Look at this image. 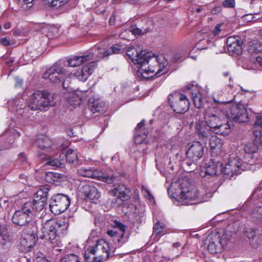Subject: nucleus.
Listing matches in <instances>:
<instances>
[{
  "label": "nucleus",
  "mask_w": 262,
  "mask_h": 262,
  "mask_svg": "<svg viewBox=\"0 0 262 262\" xmlns=\"http://www.w3.org/2000/svg\"><path fill=\"white\" fill-rule=\"evenodd\" d=\"M208 141H209V144L212 149L220 148L221 145L220 140L216 136H212L208 140Z\"/></svg>",
  "instance_id": "42"
},
{
  "label": "nucleus",
  "mask_w": 262,
  "mask_h": 262,
  "mask_svg": "<svg viewBox=\"0 0 262 262\" xmlns=\"http://www.w3.org/2000/svg\"><path fill=\"white\" fill-rule=\"evenodd\" d=\"M221 26V24H217L215 26L214 30L212 31V33L214 34V35L216 36L219 34L220 31H221V29H220Z\"/></svg>",
  "instance_id": "55"
},
{
  "label": "nucleus",
  "mask_w": 262,
  "mask_h": 262,
  "mask_svg": "<svg viewBox=\"0 0 262 262\" xmlns=\"http://www.w3.org/2000/svg\"><path fill=\"white\" fill-rule=\"evenodd\" d=\"M36 262H50L49 260H47L43 257H40L39 260H37Z\"/></svg>",
  "instance_id": "63"
},
{
  "label": "nucleus",
  "mask_w": 262,
  "mask_h": 262,
  "mask_svg": "<svg viewBox=\"0 0 262 262\" xmlns=\"http://www.w3.org/2000/svg\"><path fill=\"white\" fill-rule=\"evenodd\" d=\"M262 18V13H257L252 14V19H253V21H255L257 20H260Z\"/></svg>",
  "instance_id": "56"
},
{
  "label": "nucleus",
  "mask_w": 262,
  "mask_h": 262,
  "mask_svg": "<svg viewBox=\"0 0 262 262\" xmlns=\"http://www.w3.org/2000/svg\"><path fill=\"white\" fill-rule=\"evenodd\" d=\"M121 52V46L118 44L114 45L111 50H107L105 51H100L97 53V56L100 58H105L113 54H119Z\"/></svg>",
  "instance_id": "32"
},
{
  "label": "nucleus",
  "mask_w": 262,
  "mask_h": 262,
  "mask_svg": "<svg viewBox=\"0 0 262 262\" xmlns=\"http://www.w3.org/2000/svg\"><path fill=\"white\" fill-rule=\"evenodd\" d=\"M68 228V224L64 221L48 220L42 224V234L40 238L49 241L53 246H56L58 244L59 237Z\"/></svg>",
  "instance_id": "5"
},
{
  "label": "nucleus",
  "mask_w": 262,
  "mask_h": 262,
  "mask_svg": "<svg viewBox=\"0 0 262 262\" xmlns=\"http://www.w3.org/2000/svg\"><path fill=\"white\" fill-rule=\"evenodd\" d=\"M20 136V133L16 129L9 127L0 136V150L8 149L16 145L15 141Z\"/></svg>",
  "instance_id": "14"
},
{
  "label": "nucleus",
  "mask_w": 262,
  "mask_h": 262,
  "mask_svg": "<svg viewBox=\"0 0 262 262\" xmlns=\"http://www.w3.org/2000/svg\"><path fill=\"white\" fill-rule=\"evenodd\" d=\"M213 99L215 103L219 105L223 104H228L230 102V101H228L224 98L221 92H218L215 93L213 96Z\"/></svg>",
  "instance_id": "41"
},
{
  "label": "nucleus",
  "mask_w": 262,
  "mask_h": 262,
  "mask_svg": "<svg viewBox=\"0 0 262 262\" xmlns=\"http://www.w3.org/2000/svg\"><path fill=\"white\" fill-rule=\"evenodd\" d=\"M95 54L93 52L82 55H75L71 57L68 60V63L70 67H75L82 64H85L92 60H95Z\"/></svg>",
  "instance_id": "22"
},
{
  "label": "nucleus",
  "mask_w": 262,
  "mask_h": 262,
  "mask_svg": "<svg viewBox=\"0 0 262 262\" xmlns=\"http://www.w3.org/2000/svg\"><path fill=\"white\" fill-rule=\"evenodd\" d=\"M142 192L144 193V195L145 196H146V194L145 193L147 194V195L148 196H149V198H153V196H152V195L150 194V191L147 188H146L144 186H143L142 187Z\"/></svg>",
  "instance_id": "60"
},
{
  "label": "nucleus",
  "mask_w": 262,
  "mask_h": 262,
  "mask_svg": "<svg viewBox=\"0 0 262 262\" xmlns=\"http://www.w3.org/2000/svg\"><path fill=\"white\" fill-rule=\"evenodd\" d=\"M163 230V226L159 223L157 222L155 224L154 227V233L158 235L161 233Z\"/></svg>",
  "instance_id": "49"
},
{
  "label": "nucleus",
  "mask_w": 262,
  "mask_h": 262,
  "mask_svg": "<svg viewBox=\"0 0 262 262\" xmlns=\"http://www.w3.org/2000/svg\"><path fill=\"white\" fill-rule=\"evenodd\" d=\"M212 132L216 134L222 136H226L229 134L231 132V126L228 122L227 117L222 121L215 128H214Z\"/></svg>",
  "instance_id": "28"
},
{
  "label": "nucleus",
  "mask_w": 262,
  "mask_h": 262,
  "mask_svg": "<svg viewBox=\"0 0 262 262\" xmlns=\"http://www.w3.org/2000/svg\"><path fill=\"white\" fill-rule=\"evenodd\" d=\"M114 195H117V199L120 200L121 201H124L126 197V193L124 191H120L119 187L115 188L113 190Z\"/></svg>",
  "instance_id": "45"
},
{
  "label": "nucleus",
  "mask_w": 262,
  "mask_h": 262,
  "mask_svg": "<svg viewBox=\"0 0 262 262\" xmlns=\"http://www.w3.org/2000/svg\"><path fill=\"white\" fill-rule=\"evenodd\" d=\"M147 31H143L141 29L138 28H135L132 29V33L135 35H140L143 34L145 32H147Z\"/></svg>",
  "instance_id": "53"
},
{
  "label": "nucleus",
  "mask_w": 262,
  "mask_h": 262,
  "mask_svg": "<svg viewBox=\"0 0 262 262\" xmlns=\"http://www.w3.org/2000/svg\"><path fill=\"white\" fill-rule=\"evenodd\" d=\"M60 262H80L79 257L75 254H71L62 258Z\"/></svg>",
  "instance_id": "44"
},
{
  "label": "nucleus",
  "mask_w": 262,
  "mask_h": 262,
  "mask_svg": "<svg viewBox=\"0 0 262 262\" xmlns=\"http://www.w3.org/2000/svg\"><path fill=\"white\" fill-rule=\"evenodd\" d=\"M227 116L235 122L243 123L248 121L247 109L241 103L232 104L227 111Z\"/></svg>",
  "instance_id": "12"
},
{
  "label": "nucleus",
  "mask_w": 262,
  "mask_h": 262,
  "mask_svg": "<svg viewBox=\"0 0 262 262\" xmlns=\"http://www.w3.org/2000/svg\"><path fill=\"white\" fill-rule=\"evenodd\" d=\"M181 192L178 195L179 201H184L186 205L197 204L198 202L195 200L201 195L198 188L192 185H190L187 179H184L180 184Z\"/></svg>",
  "instance_id": "7"
},
{
  "label": "nucleus",
  "mask_w": 262,
  "mask_h": 262,
  "mask_svg": "<svg viewBox=\"0 0 262 262\" xmlns=\"http://www.w3.org/2000/svg\"><path fill=\"white\" fill-rule=\"evenodd\" d=\"M222 5L225 8H233L235 6V0H225Z\"/></svg>",
  "instance_id": "50"
},
{
  "label": "nucleus",
  "mask_w": 262,
  "mask_h": 262,
  "mask_svg": "<svg viewBox=\"0 0 262 262\" xmlns=\"http://www.w3.org/2000/svg\"><path fill=\"white\" fill-rule=\"evenodd\" d=\"M168 102L171 108L178 114L185 113L189 107L190 102L186 95L175 92L169 95Z\"/></svg>",
  "instance_id": "8"
},
{
  "label": "nucleus",
  "mask_w": 262,
  "mask_h": 262,
  "mask_svg": "<svg viewBox=\"0 0 262 262\" xmlns=\"http://www.w3.org/2000/svg\"><path fill=\"white\" fill-rule=\"evenodd\" d=\"M70 0H54L52 2V8L58 9L67 4Z\"/></svg>",
  "instance_id": "46"
},
{
  "label": "nucleus",
  "mask_w": 262,
  "mask_h": 262,
  "mask_svg": "<svg viewBox=\"0 0 262 262\" xmlns=\"http://www.w3.org/2000/svg\"><path fill=\"white\" fill-rule=\"evenodd\" d=\"M59 173L53 172H46L45 173V179L46 181L50 183H55L58 182V179L60 178Z\"/></svg>",
  "instance_id": "40"
},
{
  "label": "nucleus",
  "mask_w": 262,
  "mask_h": 262,
  "mask_svg": "<svg viewBox=\"0 0 262 262\" xmlns=\"http://www.w3.org/2000/svg\"><path fill=\"white\" fill-rule=\"evenodd\" d=\"M186 151L187 158L193 162L200 159L204 154V146L199 141H194L188 144Z\"/></svg>",
  "instance_id": "16"
},
{
  "label": "nucleus",
  "mask_w": 262,
  "mask_h": 262,
  "mask_svg": "<svg viewBox=\"0 0 262 262\" xmlns=\"http://www.w3.org/2000/svg\"><path fill=\"white\" fill-rule=\"evenodd\" d=\"M144 124L145 121L143 120L138 123L135 128L134 140L136 144H140L146 137L147 134L145 133H144L143 134L140 133V130L144 127Z\"/></svg>",
  "instance_id": "30"
},
{
  "label": "nucleus",
  "mask_w": 262,
  "mask_h": 262,
  "mask_svg": "<svg viewBox=\"0 0 262 262\" xmlns=\"http://www.w3.org/2000/svg\"><path fill=\"white\" fill-rule=\"evenodd\" d=\"M84 256L87 262H100L98 261L95 252L92 250V247L85 251Z\"/></svg>",
  "instance_id": "39"
},
{
  "label": "nucleus",
  "mask_w": 262,
  "mask_h": 262,
  "mask_svg": "<svg viewBox=\"0 0 262 262\" xmlns=\"http://www.w3.org/2000/svg\"><path fill=\"white\" fill-rule=\"evenodd\" d=\"M18 158L22 163L26 162L27 159V157L25 154H24V153H20L18 155Z\"/></svg>",
  "instance_id": "59"
},
{
  "label": "nucleus",
  "mask_w": 262,
  "mask_h": 262,
  "mask_svg": "<svg viewBox=\"0 0 262 262\" xmlns=\"http://www.w3.org/2000/svg\"><path fill=\"white\" fill-rule=\"evenodd\" d=\"M126 55L135 63L140 65L137 75L141 79H149L166 72L165 71L161 73L167 66V61L163 55L155 56L151 52L145 51L139 53L133 46L128 48Z\"/></svg>",
  "instance_id": "1"
},
{
  "label": "nucleus",
  "mask_w": 262,
  "mask_h": 262,
  "mask_svg": "<svg viewBox=\"0 0 262 262\" xmlns=\"http://www.w3.org/2000/svg\"><path fill=\"white\" fill-rule=\"evenodd\" d=\"M51 145V140L49 137L43 135L38 137L34 143V146L42 150L50 148Z\"/></svg>",
  "instance_id": "29"
},
{
  "label": "nucleus",
  "mask_w": 262,
  "mask_h": 262,
  "mask_svg": "<svg viewBox=\"0 0 262 262\" xmlns=\"http://www.w3.org/2000/svg\"><path fill=\"white\" fill-rule=\"evenodd\" d=\"M28 204L30 206V208H28L30 209V211H31V215L33 217L36 215L37 212L41 211L44 208L46 203L38 200L37 198H34L32 201L26 202L24 204Z\"/></svg>",
  "instance_id": "26"
},
{
  "label": "nucleus",
  "mask_w": 262,
  "mask_h": 262,
  "mask_svg": "<svg viewBox=\"0 0 262 262\" xmlns=\"http://www.w3.org/2000/svg\"><path fill=\"white\" fill-rule=\"evenodd\" d=\"M254 126L257 128L260 134L262 131V116L257 117L256 121L254 124Z\"/></svg>",
  "instance_id": "47"
},
{
  "label": "nucleus",
  "mask_w": 262,
  "mask_h": 262,
  "mask_svg": "<svg viewBox=\"0 0 262 262\" xmlns=\"http://www.w3.org/2000/svg\"><path fill=\"white\" fill-rule=\"evenodd\" d=\"M49 191V189L47 187L40 189L36 192L34 198L46 203Z\"/></svg>",
  "instance_id": "38"
},
{
  "label": "nucleus",
  "mask_w": 262,
  "mask_h": 262,
  "mask_svg": "<svg viewBox=\"0 0 262 262\" xmlns=\"http://www.w3.org/2000/svg\"><path fill=\"white\" fill-rule=\"evenodd\" d=\"M226 118L225 112L218 108L209 107L205 114V122L212 130Z\"/></svg>",
  "instance_id": "11"
},
{
  "label": "nucleus",
  "mask_w": 262,
  "mask_h": 262,
  "mask_svg": "<svg viewBox=\"0 0 262 262\" xmlns=\"http://www.w3.org/2000/svg\"><path fill=\"white\" fill-rule=\"evenodd\" d=\"M89 107L93 113H103L106 109L105 103L100 99L90 98L89 100Z\"/></svg>",
  "instance_id": "27"
},
{
  "label": "nucleus",
  "mask_w": 262,
  "mask_h": 262,
  "mask_svg": "<svg viewBox=\"0 0 262 262\" xmlns=\"http://www.w3.org/2000/svg\"><path fill=\"white\" fill-rule=\"evenodd\" d=\"M70 205V200L67 195L59 193L51 199L49 207L51 211L55 215L65 211Z\"/></svg>",
  "instance_id": "10"
},
{
  "label": "nucleus",
  "mask_w": 262,
  "mask_h": 262,
  "mask_svg": "<svg viewBox=\"0 0 262 262\" xmlns=\"http://www.w3.org/2000/svg\"><path fill=\"white\" fill-rule=\"evenodd\" d=\"M238 230V227L237 224L234 223L229 225L223 231L209 234L206 240L209 252L212 254L221 252L224 245L227 244V241Z\"/></svg>",
  "instance_id": "4"
},
{
  "label": "nucleus",
  "mask_w": 262,
  "mask_h": 262,
  "mask_svg": "<svg viewBox=\"0 0 262 262\" xmlns=\"http://www.w3.org/2000/svg\"><path fill=\"white\" fill-rule=\"evenodd\" d=\"M227 51L232 56L238 55L242 53V40L238 36H230L226 39Z\"/></svg>",
  "instance_id": "19"
},
{
  "label": "nucleus",
  "mask_w": 262,
  "mask_h": 262,
  "mask_svg": "<svg viewBox=\"0 0 262 262\" xmlns=\"http://www.w3.org/2000/svg\"><path fill=\"white\" fill-rule=\"evenodd\" d=\"M78 173L84 177L91 178H98V172L95 170L94 169L91 168H84L81 167L78 169Z\"/></svg>",
  "instance_id": "34"
},
{
  "label": "nucleus",
  "mask_w": 262,
  "mask_h": 262,
  "mask_svg": "<svg viewBox=\"0 0 262 262\" xmlns=\"http://www.w3.org/2000/svg\"><path fill=\"white\" fill-rule=\"evenodd\" d=\"M251 166L246 162H243L240 158H230L225 166L223 168V173L230 177L241 174L242 171L251 169Z\"/></svg>",
  "instance_id": "9"
},
{
  "label": "nucleus",
  "mask_w": 262,
  "mask_h": 262,
  "mask_svg": "<svg viewBox=\"0 0 262 262\" xmlns=\"http://www.w3.org/2000/svg\"><path fill=\"white\" fill-rule=\"evenodd\" d=\"M97 66V62L95 60H92L76 69L73 72V76L79 80L84 82L93 74Z\"/></svg>",
  "instance_id": "15"
},
{
  "label": "nucleus",
  "mask_w": 262,
  "mask_h": 262,
  "mask_svg": "<svg viewBox=\"0 0 262 262\" xmlns=\"http://www.w3.org/2000/svg\"><path fill=\"white\" fill-rule=\"evenodd\" d=\"M34 0H18V3L23 6L26 5L28 7H31L33 5Z\"/></svg>",
  "instance_id": "52"
},
{
  "label": "nucleus",
  "mask_w": 262,
  "mask_h": 262,
  "mask_svg": "<svg viewBox=\"0 0 262 262\" xmlns=\"http://www.w3.org/2000/svg\"><path fill=\"white\" fill-rule=\"evenodd\" d=\"M187 89L188 93L191 95L195 106L198 108L203 107L205 102V98L197 86L193 84H189L187 85Z\"/></svg>",
  "instance_id": "20"
},
{
  "label": "nucleus",
  "mask_w": 262,
  "mask_h": 262,
  "mask_svg": "<svg viewBox=\"0 0 262 262\" xmlns=\"http://www.w3.org/2000/svg\"><path fill=\"white\" fill-rule=\"evenodd\" d=\"M116 225L117 226V229H119L120 231L121 232V233L119 237H122L124 235V233L125 232L126 230L125 226L123 224L120 222H116Z\"/></svg>",
  "instance_id": "51"
},
{
  "label": "nucleus",
  "mask_w": 262,
  "mask_h": 262,
  "mask_svg": "<svg viewBox=\"0 0 262 262\" xmlns=\"http://www.w3.org/2000/svg\"><path fill=\"white\" fill-rule=\"evenodd\" d=\"M116 21V16L114 13H113L109 19V24L111 26H114L115 24Z\"/></svg>",
  "instance_id": "58"
},
{
  "label": "nucleus",
  "mask_w": 262,
  "mask_h": 262,
  "mask_svg": "<svg viewBox=\"0 0 262 262\" xmlns=\"http://www.w3.org/2000/svg\"><path fill=\"white\" fill-rule=\"evenodd\" d=\"M183 56V53L182 51H176L173 53L171 60L174 62H177L180 60Z\"/></svg>",
  "instance_id": "48"
},
{
  "label": "nucleus",
  "mask_w": 262,
  "mask_h": 262,
  "mask_svg": "<svg viewBox=\"0 0 262 262\" xmlns=\"http://www.w3.org/2000/svg\"><path fill=\"white\" fill-rule=\"evenodd\" d=\"M244 19L247 21H253L252 19V14H249L244 16Z\"/></svg>",
  "instance_id": "61"
},
{
  "label": "nucleus",
  "mask_w": 262,
  "mask_h": 262,
  "mask_svg": "<svg viewBox=\"0 0 262 262\" xmlns=\"http://www.w3.org/2000/svg\"><path fill=\"white\" fill-rule=\"evenodd\" d=\"M244 150L247 155V158L250 159L247 163L250 166L261 162V158L258 152V147L255 143L251 142L246 144Z\"/></svg>",
  "instance_id": "17"
},
{
  "label": "nucleus",
  "mask_w": 262,
  "mask_h": 262,
  "mask_svg": "<svg viewBox=\"0 0 262 262\" xmlns=\"http://www.w3.org/2000/svg\"><path fill=\"white\" fill-rule=\"evenodd\" d=\"M29 205L24 204L19 209L15 211L12 216V222L17 226L27 227L28 237L21 240V244L30 249L34 245V241H32L30 243L26 244L25 243H27L26 239H35V236H37L38 227L35 221H32L33 216L31 215V211L28 208H30Z\"/></svg>",
  "instance_id": "2"
},
{
  "label": "nucleus",
  "mask_w": 262,
  "mask_h": 262,
  "mask_svg": "<svg viewBox=\"0 0 262 262\" xmlns=\"http://www.w3.org/2000/svg\"><path fill=\"white\" fill-rule=\"evenodd\" d=\"M250 217L254 222L262 221V206H256L250 212Z\"/></svg>",
  "instance_id": "36"
},
{
  "label": "nucleus",
  "mask_w": 262,
  "mask_h": 262,
  "mask_svg": "<svg viewBox=\"0 0 262 262\" xmlns=\"http://www.w3.org/2000/svg\"><path fill=\"white\" fill-rule=\"evenodd\" d=\"M92 250L95 252L98 261L100 262L107 260L112 253L114 255L115 252L110 244L103 239L98 240L96 245L92 247Z\"/></svg>",
  "instance_id": "13"
},
{
  "label": "nucleus",
  "mask_w": 262,
  "mask_h": 262,
  "mask_svg": "<svg viewBox=\"0 0 262 262\" xmlns=\"http://www.w3.org/2000/svg\"><path fill=\"white\" fill-rule=\"evenodd\" d=\"M222 164L219 162H215L213 160H210L206 166L205 171H202V177H206L207 176H216L219 172H223Z\"/></svg>",
  "instance_id": "23"
},
{
  "label": "nucleus",
  "mask_w": 262,
  "mask_h": 262,
  "mask_svg": "<svg viewBox=\"0 0 262 262\" xmlns=\"http://www.w3.org/2000/svg\"><path fill=\"white\" fill-rule=\"evenodd\" d=\"M65 156L67 159V161L69 163H71L74 166L77 164L78 157L76 151L72 149H69L66 152Z\"/></svg>",
  "instance_id": "37"
},
{
  "label": "nucleus",
  "mask_w": 262,
  "mask_h": 262,
  "mask_svg": "<svg viewBox=\"0 0 262 262\" xmlns=\"http://www.w3.org/2000/svg\"><path fill=\"white\" fill-rule=\"evenodd\" d=\"M70 73L66 70L58 62H56L51 67L47 69L43 74L42 77L48 79L53 83L62 82L64 88L66 79L69 76Z\"/></svg>",
  "instance_id": "6"
},
{
  "label": "nucleus",
  "mask_w": 262,
  "mask_h": 262,
  "mask_svg": "<svg viewBox=\"0 0 262 262\" xmlns=\"http://www.w3.org/2000/svg\"><path fill=\"white\" fill-rule=\"evenodd\" d=\"M255 58L256 63L262 68V52L259 55L255 56Z\"/></svg>",
  "instance_id": "57"
},
{
  "label": "nucleus",
  "mask_w": 262,
  "mask_h": 262,
  "mask_svg": "<svg viewBox=\"0 0 262 262\" xmlns=\"http://www.w3.org/2000/svg\"><path fill=\"white\" fill-rule=\"evenodd\" d=\"M107 234L111 237H117L118 236V232L117 228H115L112 230H108L107 231Z\"/></svg>",
  "instance_id": "54"
},
{
  "label": "nucleus",
  "mask_w": 262,
  "mask_h": 262,
  "mask_svg": "<svg viewBox=\"0 0 262 262\" xmlns=\"http://www.w3.org/2000/svg\"><path fill=\"white\" fill-rule=\"evenodd\" d=\"M181 246V244L179 242H176L173 244V247L174 248H179Z\"/></svg>",
  "instance_id": "64"
},
{
  "label": "nucleus",
  "mask_w": 262,
  "mask_h": 262,
  "mask_svg": "<svg viewBox=\"0 0 262 262\" xmlns=\"http://www.w3.org/2000/svg\"><path fill=\"white\" fill-rule=\"evenodd\" d=\"M46 164L47 165L52 166L55 168H62L64 166L63 163L56 158H50L47 162Z\"/></svg>",
  "instance_id": "43"
},
{
  "label": "nucleus",
  "mask_w": 262,
  "mask_h": 262,
  "mask_svg": "<svg viewBox=\"0 0 262 262\" xmlns=\"http://www.w3.org/2000/svg\"><path fill=\"white\" fill-rule=\"evenodd\" d=\"M195 127L200 138L204 140V142H207L208 140L212 136L211 135L212 130L207 128L204 123L200 122L195 123Z\"/></svg>",
  "instance_id": "25"
},
{
  "label": "nucleus",
  "mask_w": 262,
  "mask_h": 262,
  "mask_svg": "<svg viewBox=\"0 0 262 262\" xmlns=\"http://www.w3.org/2000/svg\"><path fill=\"white\" fill-rule=\"evenodd\" d=\"M80 192L85 199L90 200L91 202L94 203H97L101 196L100 192L92 184H85L83 185L80 189Z\"/></svg>",
  "instance_id": "18"
},
{
  "label": "nucleus",
  "mask_w": 262,
  "mask_h": 262,
  "mask_svg": "<svg viewBox=\"0 0 262 262\" xmlns=\"http://www.w3.org/2000/svg\"><path fill=\"white\" fill-rule=\"evenodd\" d=\"M1 43L4 46H8L10 45V41L6 38H2L0 40Z\"/></svg>",
  "instance_id": "62"
},
{
  "label": "nucleus",
  "mask_w": 262,
  "mask_h": 262,
  "mask_svg": "<svg viewBox=\"0 0 262 262\" xmlns=\"http://www.w3.org/2000/svg\"><path fill=\"white\" fill-rule=\"evenodd\" d=\"M117 177L113 171H110L104 173H99L98 179L101 181L111 184L114 182Z\"/></svg>",
  "instance_id": "33"
},
{
  "label": "nucleus",
  "mask_w": 262,
  "mask_h": 262,
  "mask_svg": "<svg viewBox=\"0 0 262 262\" xmlns=\"http://www.w3.org/2000/svg\"><path fill=\"white\" fill-rule=\"evenodd\" d=\"M55 104L54 95L48 91H37L31 96L28 105L21 108H17V111L24 117H30L28 115L29 108L33 111H46Z\"/></svg>",
  "instance_id": "3"
},
{
  "label": "nucleus",
  "mask_w": 262,
  "mask_h": 262,
  "mask_svg": "<svg viewBox=\"0 0 262 262\" xmlns=\"http://www.w3.org/2000/svg\"><path fill=\"white\" fill-rule=\"evenodd\" d=\"M244 234L249 239L250 244L254 248L262 244V234L255 228H249L244 231Z\"/></svg>",
  "instance_id": "21"
},
{
  "label": "nucleus",
  "mask_w": 262,
  "mask_h": 262,
  "mask_svg": "<svg viewBox=\"0 0 262 262\" xmlns=\"http://www.w3.org/2000/svg\"><path fill=\"white\" fill-rule=\"evenodd\" d=\"M34 28L36 31H40L49 38H52L54 36H56L58 34V31L56 28L45 24L36 25Z\"/></svg>",
  "instance_id": "24"
},
{
  "label": "nucleus",
  "mask_w": 262,
  "mask_h": 262,
  "mask_svg": "<svg viewBox=\"0 0 262 262\" xmlns=\"http://www.w3.org/2000/svg\"><path fill=\"white\" fill-rule=\"evenodd\" d=\"M9 240L10 235L7 226L0 224V244L4 245Z\"/></svg>",
  "instance_id": "35"
},
{
  "label": "nucleus",
  "mask_w": 262,
  "mask_h": 262,
  "mask_svg": "<svg viewBox=\"0 0 262 262\" xmlns=\"http://www.w3.org/2000/svg\"><path fill=\"white\" fill-rule=\"evenodd\" d=\"M247 50L251 54L259 55L262 53V40H252L249 42Z\"/></svg>",
  "instance_id": "31"
}]
</instances>
